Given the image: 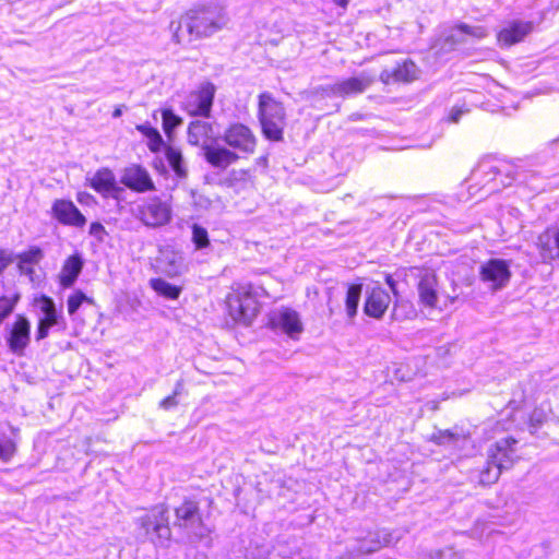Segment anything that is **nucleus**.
<instances>
[{
	"mask_svg": "<svg viewBox=\"0 0 559 559\" xmlns=\"http://www.w3.org/2000/svg\"><path fill=\"white\" fill-rule=\"evenodd\" d=\"M185 23L189 34L198 38L209 37L228 24V16L221 5L207 4L189 11Z\"/></svg>",
	"mask_w": 559,
	"mask_h": 559,
	"instance_id": "1",
	"label": "nucleus"
},
{
	"mask_svg": "<svg viewBox=\"0 0 559 559\" xmlns=\"http://www.w3.org/2000/svg\"><path fill=\"white\" fill-rule=\"evenodd\" d=\"M136 536L143 542L165 547L171 538L168 511L164 506H156L136 519Z\"/></svg>",
	"mask_w": 559,
	"mask_h": 559,
	"instance_id": "2",
	"label": "nucleus"
},
{
	"mask_svg": "<svg viewBox=\"0 0 559 559\" xmlns=\"http://www.w3.org/2000/svg\"><path fill=\"white\" fill-rule=\"evenodd\" d=\"M258 118L263 135L271 141H282L286 126V112L283 104L269 92L259 95Z\"/></svg>",
	"mask_w": 559,
	"mask_h": 559,
	"instance_id": "3",
	"label": "nucleus"
},
{
	"mask_svg": "<svg viewBox=\"0 0 559 559\" xmlns=\"http://www.w3.org/2000/svg\"><path fill=\"white\" fill-rule=\"evenodd\" d=\"M516 442L514 438L508 437L490 445L487 465L479 474L480 484L490 485L496 483L503 469L512 467L515 461Z\"/></svg>",
	"mask_w": 559,
	"mask_h": 559,
	"instance_id": "4",
	"label": "nucleus"
},
{
	"mask_svg": "<svg viewBox=\"0 0 559 559\" xmlns=\"http://www.w3.org/2000/svg\"><path fill=\"white\" fill-rule=\"evenodd\" d=\"M228 314L235 322L250 324L259 312V301L248 284H238L226 298Z\"/></svg>",
	"mask_w": 559,
	"mask_h": 559,
	"instance_id": "5",
	"label": "nucleus"
},
{
	"mask_svg": "<svg viewBox=\"0 0 559 559\" xmlns=\"http://www.w3.org/2000/svg\"><path fill=\"white\" fill-rule=\"evenodd\" d=\"M174 526L193 542L202 540L211 534L210 527L202 520L198 503L191 500L185 501L175 509Z\"/></svg>",
	"mask_w": 559,
	"mask_h": 559,
	"instance_id": "6",
	"label": "nucleus"
},
{
	"mask_svg": "<svg viewBox=\"0 0 559 559\" xmlns=\"http://www.w3.org/2000/svg\"><path fill=\"white\" fill-rule=\"evenodd\" d=\"M134 217L148 228H160L173 219V205L159 197L143 199L134 210Z\"/></svg>",
	"mask_w": 559,
	"mask_h": 559,
	"instance_id": "7",
	"label": "nucleus"
},
{
	"mask_svg": "<svg viewBox=\"0 0 559 559\" xmlns=\"http://www.w3.org/2000/svg\"><path fill=\"white\" fill-rule=\"evenodd\" d=\"M404 532L402 530H379L369 533L367 537L358 540L345 555L340 559H362V556L369 555L396 544L402 537Z\"/></svg>",
	"mask_w": 559,
	"mask_h": 559,
	"instance_id": "8",
	"label": "nucleus"
},
{
	"mask_svg": "<svg viewBox=\"0 0 559 559\" xmlns=\"http://www.w3.org/2000/svg\"><path fill=\"white\" fill-rule=\"evenodd\" d=\"M216 87L211 82L201 83L197 90L190 92L182 103L183 110L194 117L209 118L211 116Z\"/></svg>",
	"mask_w": 559,
	"mask_h": 559,
	"instance_id": "9",
	"label": "nucleus"
},
{
	"mask_svg": "<svg viewBox=\"0 0 559 559\" xmlns=\"http://www.w3.org/2000/svg\"><path fill=\"white\" fill-rule=\"evenodd\" d=\"M4 340L10 353L23 357L32 341L29 320L23 314L15 316L14 321L5 326Z\"/></svg>",
	"mask_w": 559,
	"mask_h": 559,
	"instance_id": "10",
	"label": "nucleus"
},
{
	"mask_svg": "<svg viewBox=\"0 0 559 559\" xmlns=\"http://www.w3.org/2000/svg\"><path fill=\"white\" fill-rule=\"evenodd\" d=\"M270 323L273 329L282 331L293 340L299 338L304 331L299 313L286 307L274 310L270 316Z\"/></svg>",
	"mask_w": 559,
	"mask_h": 559,
	"instance_id": "11",
	"label": "nucleus"
},
{
	"mask_svg": "<svg viewBox=\"0 0 559 559\" xmlns=\"http://www.w3.org/2000/svg\"><path fill=\"white\" fill-rule=\"evenodd\" d=\"M223 140L229 147L245 154H252L257 145L255 135L242 123L230 124L224 131Z\"/></svg>",
	"mask_w": 559,
	"mask_h": 559,
	"instance_id": "12",
	"label": "nucleus"
},
{
	"mask_svg": "<svg viewBox=\"0 0 559 559\" xmlns=\"http://www.w3.org/2000/svg\"><path fill=\"white\" fill-rule=\"evenodd\" d=\"M417 293L419 304L426 308L436 309L440 298V287L436 273L423 270L418 274Z\"/></svg>",
	"mask_w": 559,
	"mask_h": 559,
	"instance_id": "13",
	"label": "nucleus"
},
{
	"mask_svg": "<svg viewBox=\"0 0 559 559\" xmlns=\"http://www.w3.org/2000/svg\"><path fill=\"white\" fill-rule=\"evenodd\" d=\"M52 216L62 225L83 228L85 216L70 200L57 199L51 206Z\"/></svg>",
	"mask_w": 559,
	"mask_h": 559,
	"instance_id": "14",
	"label": "nucleus"
},
{
	"mask_svg": "<svg viewBox=\"0 0 559 559\" xmlns=\"http://www.w3.org/2000/svg\"><path fill=\"white\" fill-rule=\"evenodd\" d=\"M511 276L509 264L499 259H492L480 267V278L492 289H500L507 285Z\"/></svg>",
	"mask_w": 559,
	"mask_h": 559,
	"instance_id": "15",
	"label": "nucleus"
},
{
	"mask_svg": "<svg viewBox=\"0 0 559 559\" xmlns=\"http://www.w3.org/2000/svg\"><path fill=\"white\" fill-rule=\"evenodd\" d=\"M121 183L140 193L155 190L154 182L148 171L139 165H132L123 170Z\"/></svg>",
	"mask_w": 559,
	"mask_h": 559,
	"instance_id": "16",
	"label": "nucleus"
},
{
	"mask_svg": "<svg viewBox=\"0 0 559 559\" xmlns=\"http://www.w3.org/2000/svg\"><path fill=\"white\" fill-rule=\"evenodd\" d=\"M391 302L390 295L380 286H374L367 295L364 312L373 319H381Z\"/></svg>",
	"mask_w": 559,
	"mask_h": 559,
	"instance_id": "17",
	"label": "nucleus"
},
{
	"mask_svg": "<svg viewBox=\"0 0 559 559\" xmlns=\"http://www.w3.org/2000/svg\"><path fill=\"white\" fill-rule=\"evenodd\" d=\"M532 31V22L513 21L498 33L497 39L501 46H511L522 41Z\"/></svg>",
	"mask_w": 559,
	"mask_h": 559,
	"instance_id": "18",
	"label": "nucleus"
},
{
	"mask_svg": "<svg viewBox=\"0 0 559 559\" xmlns=\"http://www.w3.org/2000/svg\"><path fill=\"white\" fill-rule=\"evenodd\" d=\"M536 246L543 262L559 260V228H548L542 233Z\"/></svg>",
	"mask_w": 559,
	"mask_h": 559,
	"instance_id": "19",
	"label": "nucleus"
},
{
	"mask_svg": "<svg viewBox=\"0 0 559 559\" xmlns=\"http://www.w3.org/2000/svg\"><path fill=\"white\" fill-rule=\"evenodd\" d=\"M372 82L373 78L361 73L359 76L349 78L331 85L330 92L335 96L345 97L362 93Z\"/></svg>",
	"mask_w": 559,
	"mask_h": 559,
	"instance_id": "20",
	"label": "nucleus"
},
{
	"mask_svg": "<svg viewBox=\"0 0 559 559\" xmlns=\"http://www.w3.org/2000/svg\"><path fill=\"white\" fill-rule=\"evenodd\" d=\"M214 140L213 124L203 120H193L188 126V142L205 150Z\"/></svg>",
	"mask_w": 559,
	"mask_h": 559,
	"instance_id": "21",
	"label": "nucleus"
},
{
	"mask_svg": "<svg viewBox=\"0 0 559 559\" xmlns=\"http://www.w3.org/2000/svg\"><path fill=\"white\" fill-rule=\"evenodd\" d=\"M204 152L205 160L215 168L225 169L236 163L239 156L231 150L224 146L213 145L206 146Z\"/></svg>",
	"mask_w": 559,
	"mask_h": 559,
	"instance_id": "22",
	"label": "nucleus"
},
{
	"mask_svg": "<svg viewBox=\"0 0 559 559\" xmlns=\"http://www.w3.org/2000/svg\"><path fill=\"white\" fill-rule=\"evenodd\" d=\"M417 78V67L413 61H404L392 70H383L380 79L383 83L411 82Z\"/></svg>",
	"mask_w": 559,
	"mask_h": 559,
	"instance_id": "23",
	"label": "nucleus"
},
{
	"mask_svg": "<svg viewBox=\"0 0 559 559\" xmlns=\"http://www.w3.org/2000/svg\"><path fill=\"white\" fill-rule=\"evenodd\" d=\"M91 187L103 195H115L121 189L117 186L114 173L108 168H102L90 180Z\"/></svg>",
	"mask_w": 559,
	"mask_h": 559,
	"instance_id": "24",
	"label": "nucleus"
},
{
	"mask_svg": "<svg viewBox=\"0 0 559 559\" xmlns=\"http://www.w3.org/2000/svg\"><path fill=\"white\" fill-rule=\"evenodd\" d=\"M158 263L163 272L168 276L180 275L186 269L182 254L171 248L160 251Z\"/></svg>",
	"mask_w": 559,
	"mask_h": 559,
	"instance_id": "25",
	"label": "nucleus"
},
{
	"mask_svg": "<svg viewBox=\"0 0 559 559\" xmlns=\"http://www.w3.org/2000/svg\"><path fill=\"white\" fill-rule=\"evenodd\" d=\"M83 269V260L80 254L70 255L63 263L60 274H59V283L62 287L69 288L71 287Z\"/></svg>",
	"mask_w": 559,
	"mask_h": 559,
	"instance_id": "26",
	"label": "nucleus"
},
{
	"mask_svg": "<svg viewBox=\"0 0 559 559\" xmlns=\"http://www.w3.org/2000/svg\"><path fill=\"white\" fill-rule=\"evenodd\" d=\"M469 433L465 430L454 427L452 429L439 430L431 436V441L438 445H455L467 440Z\"/></svg>",
	"mask_w": 559,
	"mask_h": 559,
	"instance_id": "27",
	"label": "nucleus"
},
{
	"mask_svg": "<svg viewBox=\"0 0 559 559\" xmlns=\"http://www.w3.org/2000/svg\"><path fill=\"white\" fill-rule=\"evenodd\" d=\"M165 155L176 177L179 179H186L188 176V168L183 160L181 151L174 146H167L165 150Z\"/></svg>",
	"mask_w": 559,
	"mask_h": 559,
	"instance_id": "28",
	"label": "nucleus"
},
{
	"mask_svg": "<svg viewBox=\"0 0 559 559\" xmlns=\"http://www.w3.org/2000/svg\"><path fill=\"white\" fill-rule=\"evenodd\" d=\"M43 259V251L33 247L29 250L19 254L17 266L20 271L26 275H31L34 272V265L38 264Z\"/></svg>",
	"mask_w": 559,
	"mask_h": 559,
	"instance_id": "29",
	"label": "nucleus"
},
{
	"mask_svg": "<svg viewBox=\"0 0 559 559\" xmlns=\"http://www.w3.org/2000/svg\"><path fill=\"white\" fill-rule=\"evenodd\" d=\"M361 292L362 285L360 284H353L348 287L345 310L349 319H353L357 314Z\"/></svg>",
	"mask_w": 559,
	"mask_h": 559,
	"instance_id": "30",
	"label": "nucleus"
},
{
	"mask_svg": "<svg viewBox=\"0 0 559 559\" xmlns=\"http://www.w3.org/2000/svg\"><path fill=\"white\" fill-rule=\"evenodd\" d=\"M151 287L158 295L168 299H177L181 293V287L175 286L163 278L151 280Z\"/></svg>",
	"mask_w": 559,
	"mask_h": 559,
	"instance_id": "31",
	"label": "nucleus"
},
{
	"mask_svg": "<svg viewBox=\"0 0 559 559\" xmlns=\"http://www.w3.org/2000/svg\"><path fill=\"white\" fill-rule=\"evenodd\" d=\"M39 308L40 311L44 313V318H41L39 321L51 326L58 323L57 309L51 298L47 296H41V298L39 299Z\"/></svg>",
	"mask_w": 559,
	"mask_h": 559,
	"instance_id": "32",
	"label": "nucleus"
},
{
	"mask_svg": "<svg viewBox=\"0 0 559 559\" xmlns=\"http://www.w3.org/2000/svg\"><path fill=\"white\" fill-rule=\"evenodd\" d=\"M163 130L168 138L171 136L173 131L182 124L181 117L176 115L173 109L165 108L162 110Z\"/></svg>",
	"mask_w": 559,
	"mask_h": 559,
	"instance_id": "33",
	"label": "nucleus"
},
{
	"mask_svg": "<svg viewBox=\"0 0 559 559\" xmlns=\"http://www.w3.org/2000/svg\"><path fill=\"white\" fill-rule=\"evenodd\" d=\"M459 29L460 24H456L442 35L443 47L453 49L457 45L467 43L465 33L459 34Z\"/></svg>",
	"mask_w": 559,
	"mask_h": 559,
	"instance_id": "34",
	"label": "nucleus"
},
{
	"mask_svg": "<svg viewBox=\"0 0 559 559\" xmlns=\"http://www.w3.org/2000/svg\"><path fill=\"white\" fill-rule=\"evenodd\" d=\"M19 299V295L0 296V324L13 312Z\"/></svg>",
	"mask_w": 559,
	"mask_h": 559,
	"instance_id": "35",
	"label": "nucleus"
},
{
	"mask_svg": "<svg viewBox=\"0 0 559 559\" xmlns=\"http://www.w3.org/2000/svg\"><path fill=\"white\" fill-rule=\"evenodd\" d=\"M459 34L465 33L466 40L468 38L481 39L488 36V31L485 26L481 25H468L465 23H460Z\"/></svg>",
	"mask_w": 559,
	"mask_h": 559,
	"instance_id": "36",
	"label": "nucleus"
},
{
	"mask_svg": "<svg viewBox=\"0 0 559 559\" xmlns=\"http://www.w3.org/2000/svg\"><path fill=\"white\" fill-rule=\"evenodd\" d=\"M192 240L198 249L207 247L210 243L207 230L204 227L194 224L192 226Z\"/></svg>",
	"mask_w": 559,
	"mask_h": 559,
	"instance_id": "37",
	"label": "nucleus"
},
{
	"mask_svg": "<svg viewBox=\"0 0 559 559\" xmlns=\"http://www.w3.org/2000/svg\"><path fill=\"white\" fill-rule=\"evenodd\" d=\"M15 452L14 442L7 436H0V460L9 461Z\"/></svg>",
	"mask_w": 559,
	"mask_h": 559,
	"instance_id": "38",
	"label": "nucleus"
},
{
	"mask_svg": "<svg viewBox=\"0 0 559 559\" xmlns=\"http://www.w3.org/2000/svg\"><path fill=\"white\" fill-rule=\"evenodd\" d=\"M87 300V297L82 292H75L68 298L67 306L69 314H74L81 307L82 302Z\"/></svg>",
	"mask_w": 559,
	"mask_h": 559,
	"instance_id": "39",
	"label": "nucleus"
},
{
	"mask_svg": "<svg viewBox=\"0 0 559 559\" xmlns=\"http://www.w3.org/2000/svg\"><path fill=\"white\" fill-rule=\"evenodd\" d=\"M146 139L147 146L150 151L153 153L159 152L162 146L164 145V140L157 129H155L152 134H148V138Z\"/></svg>",
	"mask_w": 559,
	"mask_h": 559,
	"instance_id": "40",
	"label": "nucleus"
},
{
	"mask_svg": "<svg viewBox=\"0 0 559 559\" xmlns=\"http://www.w3.org/2000/svg\"><path fill=\"white\" fill-rule=\"evenodd\" d=\"M435 559H463V555L453 548H445L432 552Z\"/></svg>",
	"mask_w": 559,
	"mask_h": 559,
	"instance_id": "41",
	"label": "nucleus"
},
{
	"mask_svg": "<svg viewBox=\"0 0 559 559\" xmlns=\"http://www.w3.org/2000/svg\"><path fill=\"white\" fill-rule=\"evenodd\" d=\"M51 325H48L46 323H43L41 321L38 322L37 331H36V341H41L46 338L49 334Z\"/></svg>",
	"mask_w": 559,
	"mask_h": 559,
	"instance_id": "42",
	"label": "nucleus"
},
{
	"mask_svg": "<svg viewBox=\"0 0 559 559\" xmlns=\"http://www.w3.org/2000/svg\"><path fill=\"white\" fill-rule=\"evenodd\" d=\"M177 404H178V401L176 400L175 395H169L160 401L159 406L163 409L168 411V409L177 406Z\"/></svg>",
	"mask_w": 559,
	"mask_h": 559,
	"instance_id": "43",
	"label": "nucleus"
},
{
	"mask_svg": "<svg viewBox=\"0 0 559 559\" xmlns=\"http://www.w3.org/2000/svg\"><path fill=\"white\" fill-rule=\"evenodd\" d=\"M104 233H105V228H104V226L100 223L95 222V223L91 224V226H90V234L91 235L96 236V237H100Z\"/></svg>",
	"mask_w": 559,
	"mask_h": 559,
	"instance_id": "44",
	"label": "nucleus"
},
{
	"mask_svg": "<svg viewBox=\"0 0 559 559\" xmlns=\"http://www.w3.org/2000/svg\"><path fill=\"white\" fill-rule=\"evenodd\" d=\"M136 130L140 131L145 138H148V134H152L155 128L151 127L147 123L138 124Z\"/></svg>",
	"mask_w": 559,
	"mask_h": 559,
	"instance_id": "45",
	"label": "nucleus"
},
{
	"mask_svg": "<svg viewBox=\"0 0 559 559\" xmlns=\"http://www.w3.org/2000/svg\"><path fill=\"white\" fill-rule=\"evenodd\" d=\"M464 112L461 108H453L450 114V120L452 122H457L460 120L461 115Z\"/></svg>",
	"mask_w": 559,
	"mask_h": 559,
	"instance_id": "46",
	"label": "nucleus"
},
{
	"mask_svg": "<svg viewBox=\"0 0 559 559\" xmlns=\"http://www.w3.org/2000/svg\"><path fill=\"white\" fill-rule=\"evenodd\" d=\"M385 283L389 285L390 289L392 290V293L394 295H397V289H396V282L394 281V278L392 277V275L388 274L385 276Z\"/></svg>",
	"mask_w": 559,
	"mask_h": 559,
	"instance_id": "47",
	"label": "nucleus"
},
{
	"mask_svg": "<svg viewBox=\"0 0 559 559\" xmlns=\"http://www.w3.org/2000/svg\"><path fill=\"white\" fill-rule=\"evenodd\" d=\"M11 263V259L3 252L0 253V272Z\"/></svg>",
	"mask_w": 559,
	"mask_h": 559,
	"instance_id": "48",
	"label": "nucleus"
},
{
	"mask_svg": "<svg viewBox=\"0 0 559 559\" xmlns=\"http://www.w3.org/2000/svg\"><path fill=\"white\" fill-rule=\"evenodd\" d=\"M179 28H180V24H178L177 27L175 28V23L171 22L170 29L174 31V38L176 39L177 43L181 41V37L179 35Z\"/></svg>",
	"mask_w": 559,
	"mask_h": 559,
	"instance_id": "49",
	"label": "nucleus"
},
{
	"mask_svg": "<svg viewBox=\"0 0 559 559\" xmlns=\"http://www.w3.org/2000/svg\"><path fill=\"white\" fill-rule=\"evenodd\" d=\"M182 389H183V382H182V380H179L176 383L173 395H175V397H177L179 394H181Z\"/></svg>",
	"mask_w": 559,
	"mask_h": 559,
	"instance_id": "50",
	"label": "nucleus"
},
{
	"mask_svg": "<svg viewBox=\"0 0 559 559\" xmlns=\"http://www.w3.org/2000/svg\"><path fill=\"white\" fill-rule=\"evenodd\" d=\"M195 203L202 207H206L209 205V200L204 199L203 197L199 198V201H195Z\"/></svg>",
	"mask_w": 559,
	"mask_h": 559,
	"instance_id": "51",
	"label": "nucleus"
},
{
	"mask_svg": "<svg viewBox=\"0 0 559 559\" xmlns=\"http://www.w3.org/2000/svg\"><path fill=\"white\" fill-rule=\"evenodd\" d=\"M90 198H92V197H91L90 194H87V193H79V195H78V201H79L80 203H83V202H84V200L90 199Z\"/></svg>",
	"mask_w": 559,
	"mask_h": 559,
	"instance_id": "52",
	"label": "nucleus"
},
{
	"mask_svg": "<svg viewBox=\"0 0 559 559\" xmlns=\"http://www.w3.org/2000/svg\"><path fill=\"white\" fill-rule=\"evenodd\" d=\"M122 115V107H117L114 112H112V117L114 118H119L120 116Z\"/></svg>",
	"mask_w": 559,
	"mask_h": 559,
	"instance_id": "53",
	"label": "nucleus"
},
{
	"mask_svg": "<svg viewBox=\"0 0 559 559\" xmlns=\"http://www.w3.org/2000/svg\"><path fill=\"white\" fill-rule=\"evenodd\" d=\"M334 1L343 7L347 4V0H334Z\"/></svg>",
	"mask_w": 559,
	"mask_h": 559,
	"instance_id": "54",
	"label": "nucleus"
},
{
	"mask_svg": "<svg viewBox=\"0 0 559 559\" xmlns=\"http://www.w3.org/2000/svg\"><path fill=\"white\" fill-rule=\"evenodd\" d=\"M419 559H435V557H433V555H432V552H431V554H429V555H425V556H423V557H421V558H419Z\"/></svg>",
	"mask_w": 559,
	"mask_h": 559,
	"instance_id": "55",
	"label": "nucleus"
}]
</instances>
